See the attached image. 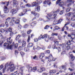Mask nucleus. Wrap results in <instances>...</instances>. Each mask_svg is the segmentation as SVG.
I'll list each match as a JSON object with an SVG mask.
<instances>
[{"instance_id":"f3484780","label":"nucleus","mask_w":75,"mask_h":75,"mask_svg":"<svg viewBox=\"0 0 75 75\" xmlns=\"http://www.w3.org/2000/svg\"><path fill=\"white\" fill-rule=\"evenodd\" d=\"M2 4H5V5H6V6H8V4H9V1L8 2H2Z\"/></svg>"},{"instance_id":"bf43d9fd","label":"nucleus","mask_w":75,"mask_h":75,"mask_svg":"<svg viewBox=\"0 0 75 75\" xmlns=\"http://www.w3.org/2000/svg\"><path fill=\"white\" fill-rule=\"evenodd\" d=\"M48 28H49V26L48 25H47L45 27V29H47Z\"/></svg>"},{"instance_id":"a18cd8bd","label":"nucleus","mask_w":75,"mask_h":75,"mask_svg":"<svg viewBox=\"0 0 75 75\" xmlns=\"http://www.w3.org/2000/svg\"><path fill=\"white\" fill-rule=\"evenodd\" d=\"M55 30H58L59 29H60V28H59L58 27L56 26H55Z\"/></svg>"},{"instance_id":"58836bf2","label":"nucleus","mask_w":75,"mask_h":75,"mask_svg":"<svg viewBox=\"0 0 75 75\" xmlns=\"http://www.w3.org/2000/svg\"><path fill=\"white\" fill-rule=\"evenodd\" d=\"M18 43H16L15 45H14L15 48L16 49V48H17V47H18Z\"/></svg>"},{"instance_id":"1a4fd4ad","label":"nucleus","mask_w":75,"mask_h":75,"mask_svg":"<svg viewBox=\"0 0 75 75\" xmlns=\"http://www.w3.org/2000/svg\"><path fill=\"white\" fill-rule=\"evenodd\" d=\"M13 4V6H17L18 4V2L16 0H12Z\"/></svg>"},{"instance_id":"a878e982","label":"nucleus","mask_w":75,"mask_h":75,"mask_svg":"<svg viewBox=\"0 0 75 75\" xmlns=\"http://www.w3.org/2000/svg\"><path fill=\"white\" fill-rule=\"evenodd\" d=\"M52 55L50 54L49 55V59L50 60V61H52Z\"/></svg>"},{"instance_id":"5701e85b","label":"nucleus","mask_w":75,"mask_h":75,"mask_svg":"<svg viewBox=\"0 0 75 75\" xmlns=\"http://www.w3.org/2000/svg\"><path fill=\"white\" fill-rule=\"evenodd\" d=\"M33 46V44L31 43H29L28 45V47H31Z\"/></svg>"},{"instance_id":"72a5a7b5","label":"nucleus","mask_w":75,"mask_h":75,"mask_svg":"<svg viewBox=\"0 0 75 75\" xmlns=\"http://www.w3.org/2000/svg\"><path fill=\"white\" fill-rule=\"evenodd\" d=\"M71 26H72V27L75 28V24L74 23H72L71 24Z\"/></svg>"},{"instance_id":"9b49d317","label":"nucleus","mask_w":75,"mask_h":75,"mask_svg":"<svg viewBox=\"0 0 75 75\" xmlns=\"http://www.w3.org/2000/svg\"><path fill=\"white\" fill-rule=\"evenodd\" d=\"M34 16H35V17L34 18H33L32 19V21H33V20H34L35 19H36L37 18H38V17H39V16H40V14L37 13H36Z\"/></svg>"},{"instance_id":"e2e57ef3","label":"nucleus","mask_w":75,"mask_h":75,"mask_svg":"<svg viewBox=\"0 0 75 75\" xmlns=\"http://www.w3.org/2000/svg\"><path fill=\"white\" fill-rule=\"evenodd\" d=\"M31 32V30H30L29 31H28L27 33L28 34H30Z\"/></svg>"},{"instance_id":"7c9ffc66","label":"nucleus","mask_w":75,"mask_h":75,"mask_svg":"<svg viewBox=\"0 0 75 75\" xmlns=\"http://www.w3.org/2000/svg\"><path fill=\"white\" fill-rule=\"evenodd\" d=\"M28 71L29 72H32V71H33V68H32V67H30L28 70Z\"/></svg>"},{"instance_id":"f8f14e48","label":"nucleus","mask_w":75,"mask_h":75,"mask_svg":"<svg viewBox=\"0 0 75 75\" xmlns=\"http://www.w3.org/2000/svg\"><path fill=\"white\" fill-rule=\"evenodd\" d=\"M52 16V15L50 13L48 14L47 16H46V18L48 20H51V19H52V18H51Z\"/></svg>"},{"instance_id":"423d86ee","label":"nucleus","mask_w":75,"mask_h":75,"mask_svg":"<svg viewBox=\"0 0 75 75\" xmlns=\"http://www.w3.org/2000/svg\"><path fill=\"white\" fill-rule=\"evenodd\" d=\"M24 69V67H21L20 68L21 71V72L22 73L20 72L19 73H16L17 72V71H16L15 72H14V74L15 73H16V75H23V69Z\"/></svg>"},{"instance_id":"cd10ccee","label":"nucleus","mask_w":75,"mask_h":75,"mask_svg":"<svg viewBox=\"0 0 75 75\" xmlns=\"http://www.w3.org/2000/svg\"><path fill=\"white\" fill-rule=\"evenodd\" d=\"M54 25H55V24H59V23H58V21L57 20L54 21Z\"/></svg>"},{"instance_id":"4468645a","label":"nucleus","mask_w":75,"mask_h":75,"mask_svg":"<svg viewBox=\"0 0 75 75\" xmlns=\"http://www.w3.org/2000/svg\"><path fill=\"white\" fill-rule=\"evenodd\" d=\"M59 69H64V71H66V70H67L66 66L64 65H62V66H61V67H59Z\"/></svg>"},{"instance_id":"8fccbe9b","label":"nucleus","mask_w":75,"mask_h":75,"mask_svg":"<svg viewBox=\"0 0 75 75\" xmlns=\"http://www.w3.org/2000/svg\"><path fill=\"white\" fill-rule=\"evenodd\" d=\"M69 55L70 57H72V55H73V54H72V52H70L69 53Z\"/></svg>"},{"instance_id":"6e6552de","label":"nucleus","mask_w":75,"mask_h":75,"mask_svg":"<svg viewBox=\"0 0 75 75\" xmlns=\"http://www.w3.org/2000/svg\"><path fill=\"white\" fill-rule=\"evenodd\" d=\"M12 30L11 29V28H10V35L11 37H13V34H16L17 33V32H14L13 33L12 32Z\"/></svg>"},{"instance_id":"9d476101","label":"nucleus","mask_w":75,"mask_h":75,"mask_svg":"<svg viewBox=\"0 0 75 75\" xmlns=\"http://www.w3.org/2000/svg\"><path fill=\"white\" fill-rule=\"evenodd\" d=\"M4 8L5 9L4 10V13H7L9 11V10L8 11V9H7V7L6 6H4Z\"/></svg>"},{"instance_id":"4d7b16f0","label":"nucleus","mask_w":75,"mask_h":75,"mask_svg":"<svg viewBox=\"0 0 75 75\" xmlns=\"http://www.w3.org/2000/svg\"><path fill=\"white\" fill-rule=\"evenodd\" d=\"M5 24L7 27H8V22H7V21L5 22Z\"/></svg>"},{"instance_id":"aec40b11","label":"nucleus","mask_w":75,"mask_h":75,"mask_svg":"<svg viewBox=\"0 0 75 75\" xmlns=\"http://www.w3.org/2000/svg\"><path fill=\"white\" fill-rule=\"evenodd\" d=\"M66 45H70L71 44V41L68 40L67 42V43H66Z\"/></svg>"},{"instance_id":"680f3d73","label":"nucleus","mask_w":75,"mask_h":75,"mask_svg":"<svg viewBox=\"0 0 75 75\" xmlns=\"http://www.w3.org/2000/svg\"><path fill=\"white\" fill-rule=\"evenodd\" d=\"M69 2L70 3L71 2V3H73V4L74 3V1H72V0H69Z\"/></svg>"},{"instance_id":"f03ea898","label":"nucleus","mask_w":75,"mask_h":75,"mask_svg":"<svg viewBox=\"0 0 75 75\" xmlns=\"http://www.w3.org/2000/svg\"><path fill=\"white\" fill-rule=\"evenodd\" d=\"M7 43H5L4 45V49H7L8 50L10 49V38L7 39Z\"/></svg>"},{"instance_id":"a211bd4d","label":"nucleus","mask_w":75,"mask_h":75,"mask_svg":"<svg viewBox=\"0 0 75 75\" xmlns=\"http://www.w3.org/2000/svg\"><path fill=\"white\" fill-rule=\"evenodd\" d=\"M44 53H40L39 57L40 59H42L44 57Z\"/></svg>"},{"instance_id":"39448f33","label":"nucleus","mask_w":75,"mask_h":75,"mask_svg":"<svg viewBox=\"0 0 75 75\" xmlns=\"http://www.w3.org/2000/svg\"><path fill=\"white\" fill-rule=\"evenodd\" d=\"M28 11H31V9H30L29 10H27L26 9L23 10V11L21 13L19 14V16H23V15H24L26 13H27Z\"/></svg>"},{"instance_id":"49530a36","label":"nucleus","mask_w":75,"mask_h":75,"mask_svg":"<svg viewBox=\"0 0 75 75\" xmlns=\"http://www.w3.org/2000/svg\"><path fill=\"white\" fill-rule=\"evenodd\" d=\"M19 23H20V21H19V20H17L15 21V23H16V24H18Z\"/></svg>"},{"instance_id":"79ce46f5","label":"nucleus","mask_w":75,"mask_h":75,"mask_svg":"<svg viewBox=\"0 0 75 75\" xmlns=\"http://www.w3.org/2000/svg\"><path fill=\"white\" fill-rule=\"evenodd\" d=\"M20 6L22 8H25V7L24 6H23V3H21L20 4Z\"/></svg>"},{"instance_id":"37998d69","label":"nucleus","mask_w":75,"mask_h":75,"mask_svg":"<svg viewBox=\"0 0 75 75\" xmlns=\"http://www.w3.org/2000/svg\"><path fill=\"white\" fill-rule=\"evenodd\" d=\"M72 14H73L72 13L69 12L68 14H67V16H71Z\"/></svg>"},{"instance_id":"c756f323","label":"nucleus","mask_w":75,"mask_h":75,"mask_svg":"<svg viewBox=\"0 0 75 75\" xmlns=\"http://www.w3.org/2000/svg\"><path fill=\"white\" fill-rule=\"evenodd\" d=\"M24 50L25 52H27V51H28L30 50V49L28 47H26L24 48Z\"/></svg>"},{"instance_id":"338daca9","label":"nucleus","mask_w":75,"mask_h":75,"mask_svg":"<svg viewBox=\"0 0 75 75\" xmlns=\"http://www.w3.org/2000/svg\"><path fill=\"white\" fill-rule=\"evenodd\" d=\"M15 55H17L18 54V51L15 50Z\"/></svg>"},{"instance_id":"bb28decb","label":"nucleus","mask_w":75,"mask_h":75,"mask_svg":"<svg viewBox=\"0 0 75 75\" xmlns=\"http://www.w3.org/2000/svg\"><path fill=\"white\" fill-rule=\"evenodd\" d=\"M58 33H52L51 34L52 36H54V35L55 36H58Z\"/></svg>"},{"instance_id":"0eeeda50","label":"nucleus","mask_w":75,"mask_h":75,"mask_svg":"<svg viewBox=\"0 0 75 75\" xmlns=\"http://www.w3.org/2000/svg\"><path fill=\"white\" fill-rule=\"evenodd\" d=\"M43 5H47H47H49V6H50L51 4V2L49 0H47V1H45L43 3Z\"/></svg>"},{"instance_id":"6ab92c4d","label":"nucleus","mask_w":75,"mask_h":75,"mask_svg":"<svg viewBox=\"0 0 75 75\" xmlns=\"http://www.w3.org/2000/svg\"><path fill=\"white\" fill-rule=\"evenodd\" d=\"M9 66H10V64L9 63L8 64V63H6V64L5 65V68H6H6H8V67Z\"/></svg>"},{"instance_id":"ea45409f","label":"nucleus","mask_w":75,"mask_h":75,"mask_svg":"<svg viewBox=\"0 0 75 75\" xmlns=\"http://www.w3.org/2000/svg\"><path fill=\"white\" fill-rule=\"evenodd\" d=\"M72 61H74V59H75V57L73 55L72 56H71Z\"/></svg>"},{"instance_id":"473e14b6","label":"nucleus","mask_w":75,"mask_h":75,"mask_svg":"<svg viewBox=\"0 0 75 75\" xmlns=\"http://www.w3.org/2000/svg\"><path fill=\"white\" fill-rule=\"evenodd\" d=\"M30 35H29L28 36V39L27 40V41L28 42H30Z\"/></svg>"},{"instance_id":"c03bdc74","label":"nucleus","mask_w":75,"mask_h":75,"mask_svg":"<svg viewBox=\"0 0 75 75\" xmlns=\"http://www.w3.org/2000/svg\"><path fill=\"white\" fill-rule=\"evenodd\" d=\"M67 50H69L71 48V47H70V46H69V45H67Z\"/></svg>"},{"instance_id":"de8ad7c7","label":"nucleus","mask_w":75,"mask_h":75,"mask_svg":"<svg viewBox=\"0 0 75 75\" xmlns=\"http://www.w3.org/2000/svg\"><path fill=\"white\" fill-rule=\"evenodd\" d=\"M62 21V19H60L58 21V23H59V24H60V23H61V21Z\"/></svg>"},{"instance_id":"774afa93","label":"nucleus","mask_w":75,"mask_h":75,"mask_svg":"<svg viewBox=\"0 0 75 75\" xmlns=\"http://www.w3.org/2000/svg\"><path fill=\"white\" fill-rule=\"evenodd\" d=\"M38 39H37V38H35L34 39L35 42H37V41H38Z\"/></svg>"},{"instance_id":"ddd939ff","label":"nucleus","mask_w":75,"mask_h":75,"mask_svg":"<svg viewBox=\"0 0 75 75\" xmlns=\"http://www.w3.org/2000/svg\"><path fill=\"white\" fill-rule=\"evenodd\" d=\"M17 13V9H14L11 11V13H12V14H14Z\"/></svg>"},{"instance_id":"0e129e2a","label":"nucleus","mask_w":75,"mask_h":75,"mask_svg":"<svg viewBox=\"0 0 75 75\" xmlns=\"http://www.w3.org/2000/svg\"><path fill=\"white\" fill-rule=\"evenodd\" d=\"M4 31H5V30H4L3 29H1L0 30L1 33H4Z\"/></svg>"},{"instance_id":"6e6d98bb","label":"nucleus","mask_w":75,"mask_h":75,"mask_svg":"<svg viewBox=\"0 0 75 75\" xmlns=\"http://www.w3.org/2000/svg\"><path fill=\"white\" fill-rule=\"evenodd\" d=\"M18 29H21V28H22V26H21V25H19L18 26Z\"/></svg>"},{"instance_id":"a19ab883","label":"nucleus","mask_w":75,"mask_h":75,"mask_svg":"<svg viewBox=\"0 0 75 75\" xmlns=\"http://www.w3.org/2000/svg\"><path fill=\"white\" fill-rule=\"evenodd\" d=\"M5 31L6 34H7V33H8V32L9 31H10V28H9L8 29H7Z\"/></svg>"},{"instance_id":"2eb2a0df","label":"nucleus","mask_w":75,"mask_h":75,"mask_svg":"<svg viewBox=\"0 0 75 75\" xmlns=\"http://www.w3.org/2000/svg\"><path fill=\"white\" fill-rule=\"evenodd\" d=\"M50 75H53V74H54L56 73V70H50Z\"/></svg>"},{"instance_id":"603ef678","label":"nucleus","mask_w":75,"mask_h":75,"mask_svg":"<svg viewBox=\"0 0 75 75\" xmlns=\"http://www.w3.org/2000/svg\"><path fill=\"white\" fill-rule=\"evenodd\" d=\"M42 35H40V36L38 38V40H41V38H42Z\"/></svg>"},{"instance_id":"393cba45","label":"nucleus","mask_w":75,"mask_h":75,"mask_svg":"<svg viewBox=\"0 0 75 75\" xmlns=\"http://www.w3.org/2000/svg\"><path fill=\"white\" fill-rule=\"evenodd\" d=\"M64 2H61L59 4V5L60 7H62L63 5H64Z\"/></svg>"},{"instance_id":"7ed1b4c3","label":"nucleus","mask_w":75,"mask_h":75,"mask_svg":"<svg viewBox=\"0 0 75 75\" xmlns=\"http://www.w3.org/2000/svg\"><path fill=\"white\" fill-rule=\"evenodd\" d=\"M13 64V62H10V69L11 72H13V71H14V70L15 69V67H14V64Z\"/></svg>"},{"instance_id":"f257e3e1","label":"nucleus","mask_w":75,"mask_h":75,"mask_svg":"<svg viewBox=\"0 0 75 75\" xmlns=\"http://www.w3.org/2000/svg\"><path fill=\"white\" fill-rule=\"evenodd\" d=\"M38 1L37 0L35 2H34L32 3V5L33 6V7L36 6L35 8V11H40V6H38Z\"/></svg>"},{"instance_id":"e433bc0d","label":"nucleus","mask_w":75,"mask_h":75,"mask_svg":"<svg viewBox=\"0 0 75 75\" xmlns=\"http://www.w3.org/2000/svg\"><path fill=\"white\" fill-rule=\"evenodd\" d=\"M25 6H26V7H31V5L29 4H26Z\"/></svg>"},{"instance_id":"3c124183","label":"nucleus","mask_w":75,"mask_h":75,"mask_svg":"<svg viewBox=\"0 0 75 75\" xmlns=\"http://www.w3.org/2000/svg\"><path fill=\"white\" fill-rule=\"evenodd\" d=\"M1 59L2 61H4V60H5L6 59V58L3 57H1Z\"/></svg>"},{"instance_id":"412c9836","label":"nucleus","mask_w":75,"mask_h":75,"mask_svg":"<svg viewBox=\"0 0 75 75\" xmlns=\"http://www.w3.org/2000/svg\"><path fill=\"white\" fill-rule=\"evenodd\" d=\"M26 43H25V41H24L23 42L22 45V46L23 47H25L26 45Z\"/></svg>"},{"instance_id":"c9c22d12","label":"nucleus","mask_w":75,"mask_h":75,"mask_svg":"<svg viewBox=\"0 0 75 75\" xmlns=\"http://www.w3.org/2000/svg\"><path fill=\"white\" fill-rule=\"evenodd\" d=\"M40 68L41 69V70H42V71L45 70V69L43 67H41Z\"/></svg>"},{"instance_id":"09e8293b","label":"nucleus","mask_w":75,"mask_h":75,"mask_svg":"<svg viewBox=\"0 0 75 75\" xmlns=\"http://www.w3.org/2000/svg\"><path fill=\"white\" fill-rule=\"evenodd\" d=\"M28 25L27 24H25L23 26L24 28H27V27H28Z\"/></svg>"},{"instance_id":"20e7f679","label":"nucleus","mask_w":75,"mask_h":75,"mask_svg":"<svg viewBox=\"0 0 75 75\" xmlns=\"http://www.w3.org/2000/svg\"><path fill=\"white\" fill-rule=\"evenodd\" d=\"M49 37L50 36L49 35H47V34H46L42 36V38L43 39L44 38H45V41L46 42H48V40H49Z\"/></svg>"},{"instance_id":"69168bd1","label":"nucleus","mask_w":75,"mask_h":75,"mask_svg":"<svg viewBox=\"0 0 75 75\" xmlns=\"http://www.w3.org/2000/svg\"><path fill=\"white\" fill-rule=\"evenodd\" d=\"M57 16V14H54L53 15V16L54 17V20H55V17H56V16Z\"/></svg>"},{"instance_id":"5fc2aeb1","label":"nucleus","mask_w":75,"mask_h":75,"mask_svg":"<svg viewBox=\"0 0 75 75\" xmlns=\"http://www.w3.org/2000/svg\"><path fill=\"white\" fill-rule=\"evenodd\" d=\"M63 13H64V10L61 11L59 13L60 15H62V14Z\"/></svg>"},{"instance_id":"b1692460","label":"nucleus","mask_w":75,"mask_h":75,"mask_svg":"<svg viewBox=\"0 0 75 75\" xmlns=\"http://www.w3.org/2000/svg\"><path fill=\"white\" fill-rule=\"evenodd\" d=\"M36 23H37L36 21L33 22L31 23L30 25L32 26H34V25H35V24H36Z\"/></svg>"},{"instance_id":"052dcab7","label":"nucleus","mask_w":75,"mask_h":75,"mask_svg":"<svg viewBox=\"0 0 75 75\" xmlns=\"http://www.w3.org/2000/svg\"><path fill=\"white\" fill-rule=\"evenodd\" d=\"M3 65L1 64L0 66V70H1L2 69H3Z\"/></svg>"},{"instance_id":"13d9d810","label":"nucleus","mask_w":75,"mask_h":75,"mask_svg":"<svg viewBox=\"0 0 75 75\" xmlns=\"http://www.w3.org/2000/svg\"><path fill=\"white\" fill-rule=\"evenodd\" d=\"M38 72H42V70L41 69H38Z\"/></svg>"},{"instance_id":"4be33fe9","label":"nucleus","mask_w":75,"mask_h":75,"mask_svg":"<svg viewBox=\"0 0 75 75\" xmlns=\"http://www.w3.org/2000/svg\"><path fill=\"white\" fill-rule=\"evenodd\" d=\"M69 24V23H67L65 25V26H64L62 29V31H64V29H65V26H66V25H67Z\"/></svg>"},{"instance_id":"dca6fc26","label":"nucleus","mask_w":75,"mask_h":75,"mask_svg":"<svg viewBox=\"0 0 75 75\" xmlns=\"http://www.w3.org/2000/svg\"><path fill=\"white\" fill-rule=\"evenodd\" d=\"M14 43L13 42L12 45H10V50H13V48H14Z\"/></svg>"},{"instance_id":"4c0bfd02","label":"nucleus","mask_w":75,"mask_h":75,"mask_svg":"<svg viewBox=\"0 0 75 75\" xmlns=\"http://www.w3.org/2000/svg\"><path fill=\"white\" fill-rule=\"evenodd\" d=\"M54 45H58V44H59V42L58 41H54Z\"/></svg>"},{"instance_id":"f704fd0d","label":"nucleus","mask_w":75,"mask_h":75,"mask_svg":"<svg viewBox=\"0 0 75 75\" xmlns=\"http://www.w3.org/2000/svg\"><path fill=\"white\" fill-rule=\"evenodd\" d=\"M71 21H75V17L72 16L71 18Z\"/></svg>"},{"instance_id":"c85d7f7f","label":"nucleus","mask_w":75,"mask_h":75,"mask_svg":"<svg viewBox=\"0 0 75 75\" xmlns=\"http://www.w3.org/2000/svg\"><path fill=\"white\" fill-rule=\"evenodd\" d=\"M71 7H69V8H68L66 10V13H68V12H69V11H70V10H71Z\"/></svg>"},{"instance_id":"2f4dec72","label":"nucleus","mask_w":75,"mask_h":75,"mask_svg":"<svg viewBox=\"0 0 75 75\" xmlns=\"http://www.w3.org/2000/svg\"><path fill=\"white\" fill-rule=\"evenodd\" d=\"M60 11V9H58L57 11L54 12V13H57V14L59 13V12Z\"/></svg>"},{"instance_id":"864d4df0","label":"nucleus","mask_w":75,"mask_h":75,"mask_svg":"<svg viewBox=\"0 0 75 75\" xmlns=\"http://www.w3.org/2000/svg\"><path fill=\"white\" fill-rule=\"evenodd\" d=\"M31 13L33 14V15H34V16H35V12L34 11H31Z\"/></svg>"}]
</instances>
